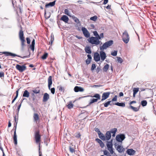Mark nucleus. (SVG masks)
<instances>
[{
	"label": "nucleus",
	"instance_id": "f257e3e1",
	"mask_svg": "<svg viewBox=\"0 0 156 156\" xmlns=\"http://www.w3.org/2000/svg\"><path fill=\"white\" fill-rule=\"evenodd\" d=\"M41 135L40 134V131L38 129L34 132V138L35 143L39 144V147H40L41 141ZM40 149V148H39Z\"/></svg>",
	"mask_w": 156,
	"mask_h": 156
},
{
	"label": "nucleus",
	"instance_id": "f03ea898",
	"mask_svg": "<svg viewBox=\"0 0 156 156\" xmlns=\"http://www.w3.org/2000/svg\"><path fill=\"white\" fill-rule=\"evenodd\" d=\"M99 138L103 140H109L111 137V133L110 131L107 132L105 135L103 133H98Z\"/></svg>",
	"mask_w": 156,
	"mask_h": 156
},
{
	"label": "nucleus",
	"instance_id": "7ed1b4c3",
	"mask_svg": "<svg viewBox=\"0 0 156 156\" xmlns=\"http://www.w3.org/2000/svg\"><path fill=\"white\" fill-rule=\"evenodd\" d=\"M100 39L97 37H89L87 39V41L89 43L92 44H94L97 45L100 44V41L99 40Z\"/></svg>",
	"mask_w": 156,
	"mask_h": 156
},
{
	"label": "nucleus",
	"instance_id": "20e7f679",
	"mask_svg": "<svg viewBox=\"0 0 156 156\" xmlns=\"http://www.w3.org/2000/svg\"><path fill=\"white\" fill-rule=\"evenodd\" d=\"M122 40L125 44H127L129 42L130 37L127 30H125L123 33L122 36Z\"/></svg>",
	"mask_w": 156,
	"mask_h": 156
},
{
	"label": "nucleus",
	"instance_id": "39448f33",
	"mask_svg": "<svg viewBox=\"0 0 156 156\" xmlns=\"http://www.w3.org/2000/svg\"><path fill=\"white\" fill-rule=\"evenodd\" d=\"M113 44V41L110 40L104 43L102 46L100 47L101 51H103L104 49H106L107 48L111 46Z\"/></svg>",
	"mask_w": 156,
	"mask_h": 156
},
{
	"label": "nucleus",
	"instance_id": "423d86ee",
	"mask_svg": "<svg viewBox=\"0 0 156 156\" xmlns=\"http://www.w3.org/2000/svg\"><path fill=\"white\" fill-rule=\"evenodd\" d=\"M52 76H50L48 78V87L49 90H50L51 93L54 94L55 92V89L54 87L51 88V85L52 84Z\"/></svg>",
	"mask_w": 156,
	"mask_h": 156
},
{
	"label": "nucleus",
	"instance_id": "0eeeda50",
	"mask_svg": "<svg viewBox=\"0 0 156 156\" xmlns=\"http://www.w3.org/2000/svg\"><path fill=\"white\" fill-rule=\"evenodd\" d=\"M136 103V101H131L129 103V105H130V106L129 107V108H130L131 109H132L133 111L135 112H137L139 111L140 108L139 107H134L132 105H131L133 103Z\"/></svg>",
	"mask_w": 156,
	"mask_h": 156
},
{
	"label": "nucleus",
	"instance_id": "6e6552de",
	"mask_svg": "<svg viewBox=\"0 0 156 156\" xmlns=\"http://www.w3.org/2000/svg\"><path fill=\"white\" fill-rule=\"evenodd\" d=\"M107 146L108 150L109 151L110 153L113 154L114 153V151L112 147V144L111 142H109L107 144Z\"/></svg>",
	"mask_w": 156,
	"mask_h": 156
},
{
	"label": "nucleus",
	"instance_id": "1a4fd4ad",
	"mask_svg": "<svg viewBox=\"0 0 156 156\" xmlns=\"http://www.w3.org/2000/svg\"><path fill=\"white\" fill-rule=\"evenodd\" d=\"M16 68L20 72L24 71L26 69V67L25 66H21L18 64L16 65Z\"/></svg>",
	"mask_w": 156,
	"mask_h": 156
},
{
	"label": "nucleus",
	"instance_id": "9d476101",
	"mask_svg": "<svg viewBox=\"0 0 156 156\" xmlns=\"http://www.w3.org/2000/svg\"><path fill=\"white\" fill-rule=\"evenodd\" d=\"M125 138V135L123 134H121L117 135L116 137V140L119 142H122Z\"/></svg>",
	"mask_w": 156,
	"mask_h": 156
},
{
	"label": "nucleus",
	"instance_id": "9b49d317",
	"mask_svg": "<svg viewBox=\"0 0 156 156\" xmlns=\"http://www.w3.org/2000/svg\"><path fill=\"white\" fill-rule=\"evenodd\" d=\"M82 30L85 36L86 37H89L90 36V34L87 29L84 27L82 28Z\"/></svg>",
	"mask_w": 156,
	"mask_h": 156
},
{
	"label": "nucleus",
	"instance_id": "f8f14e48",
	"mask_svg": "<svg viewBox=\"0 0 156 156\" xmlns=\"http://www.w3.org/2000/svg\"><path fill=\"white\" fill-rule=\"evenodd\" d=\"M33 118L34 119V120L37 123V122L39 123L40 122V117L39 116V115L37 113H34V114Z\"/></svg>",
	"mask_w": 156,
	"mask_h": 156
},
{
	"label": "nucleus",
	"instance_id": "ddd939ff",
	"mask_svg": "<svg viewBox=\"0 0 156 156\" xmlns=\"http://www.w3.org/2000/svg\"><path fill=\"white\" fill-rule=\"evenodd\" d=\"M110 94V92H107L103 93L102 95V99L101 101H103L107 98Z\"/></svg>",
	"mask_w": 156,
	"mask_h": 156
},
{
	"label": "nucleus",
	"instance_id": "4468645a",
	"mask_svg": "<svg viewBox=\"0 0 156 156\" xmlns=\"http://www.w3.org/2000/svg\"><path fill=\"white\" fill-rule=\"evenodd\" d=\"M0 53H2V54H4L6 56H11L13 57H15L16 56H18L16 54L12 53L9 52L4 51L3 52H0Z\"/></svg>",
	"mask_w": 156,
	"mask_h": 156
},
{
	"label": "nucleus",
	"instance_id": "2eb2a0df",
	"mask_svg": "<svg viewBox=\"0 0 156 156\" xmlns=\"http://www.w3.org/2000/svg\"><path fill=\"white\" fill-rule=\"evenodd\" d=\"M49 99V96L47 93H45L44 94L43 98V102H46Z\"/></svg>",
	"mask_w": 156,
	"mask_h": 156
},
{
	"label": "nucleus",
	"instance_id": "dca6fc26",
	"mask_svg": "<svg viewBox=\"0 0 156 156\" xmlns=\"http://www.w3.org/2000/svg\"><path fill=\"white\" fill-rule=\"evenodd\" d=\"M18 115H17V116L15 115L14 116V120L15 121V122L14 123V127L13 128V129H16V126L17 123L18 122Z\"/></svg>",
	"mask_w": 156,
	"mask_h": 156
},
{
	"label": "nucleus",
	"instance_id": "f3484780",
	"mask_svg": "<svg viewBox=\"0 0 156 156\" xmlns=\"http://www.w3.org/2000/svg\"><path fill=\"white\" fill-rule=\"evenodd\" d=\"M100 56L102 61H104L105 59L106 55L105 53L103 51H101L100 52Z\"/></svg>",
	"mask_w": 156,
	"mask_h": 156
},
{
	"label": "nucleus",
	"instance_id": "a211bd4d",
	"mask_svg": "<svg viewBox=\"0 0 156 156\" xmlns=\"http://www.w3.org/2000/svg\"><path fill=\"white\" fill-rule=\"evenodd\" d=\"M74 91L76 92H83L84 91V89L80 87L76 86L74 89Z\"/></svg>",
	"mask_w": 156,
	"mask_h": 156
},
{
	"label": "nucleus",
	"instance_id": "6ab92c4d",
	"mask_svg": "<svg viewBox=\"0 0 156 156\" xmlns=\"http://www.w3.org/2000/svg\"><path fill=\"white\" fill-rule=\"evenodd\" d=\"M14 136L13 137V142L14 144L16 145L17 143V136L16 133V129H14Z\"/></svg>",
	"mask_w": 156,
	"mask_h": 156
},
{
	"label": "nucleus",
	"instance_id": "aec40b11",
	"mask_svg": "<svg viewBox=\"0 0 156 156\" xmlns=\"http://www.w3.org/2000/svg\"><path fill=\"white\" fill-rule=\"evenodd\" d=\"M125 150L123 147L121 145H119L117 147V150L119 153L123 152Z\"/></svg>",
	"mask_w": 156,
	"mask_h": 156
},
{
	"label": "nucleus",
	"instance_id": "412c9836",
	"mask_svg": "<svg viewBox=\"0 0 156 156\" xmlns=\"http://www.w3.org/2000/svg\"><path fill=\"white\" fill-rule=\"evenodd\" d=\"M56 1V0H55L53 2H50L49 3L46 4L45 5V7L48 8L49 6L52 7L54 6L55 4Z\"/></svg>",
	"mask_w": 156,
	"mask_h": 156
},
{
	"label": "nucleus",
	"instance_id": "4be33fe9",
	"mask_svg": "<svg viewBox=\"0 0 156 156\" xmlns=\"http://www.w3.org/2000/svg\"><path fill=\"white\" fill-rule=\"evenodd\" d=\"M94 60L97 62L98 61L100 60V55L98 53L96 52L94 53Z\"/></svg>",
	"mask_w": 156,
	"mask_h": 156
},
{
	"label": "nucleus",
	"instance_id": "5701e85b",
	"mask_svg": "<svg viewBox=\"0 0 156 156\" xmlns=\"http://www.w3.org/2000/svg\"><path fill=\"white\" fill-rule=\"evenodd\" d=\"M135 151L133 149H128L126 151V153L129 155H133L135 153Z\"/></svg>",
	"mask_w": 156,
	"mask_h": 156
},
{
	"label": "nucleus",
	"instance_id": "b1692460",
	"mask_svg": "<svg viewBox=\"0 0 156 156\" xmlns=\"http://www.w3.org/2000/svg\"><path fill=\"white\" fill-rule=\"evenodd\" d=\"M95 140L99 144L101 148H103L104 147V144L102 142V141L100 140V139L98 138H96L95 139Z\"/></svg>",
	"mask_w": 156,
	"mask_h": 156
},
{
	"label": "nucleus",
	"instance_id": "393cba45",
	"mask_svg": "<svg viewBox=\"0 0 156 156\" xmlns=\"http://www.w3.org/2000/svg\"><path fill=\"white\" fill-rule=\"evenodd\" d=\"M19 36L20 39L24 38V37L23 36V30L22 28L21 27V29L19 32Z\"/></svg>",
	"mask_w": 156,
	"mask_h": 156
},
{
	"label": "nucleus",
	"instance_id": "a878e982",
	"mask_svg": "<svg viewBox=\"0 0 156 156\" xmlns=\"http://www.w3.org/2000/svg\"><path fill=\"white\" fill-rule=\"evenodd\" d=\"M29 92L27 90H25L24 91L23 97L28 98L29 96Z\"/></svg>",
	"mask_w": 156,
	"mask_h": 156
},
{
	"label": "nucleus",
	"instance_id": "bb28decb",
	"mask_svg": "<svg viewBox=\"0 0 156 156\" xmlns=\"http://www.w3.org/2000/svg\"><path fill=\"white\" fill-rule=\"evenodd\" d=\"M44 16L45 18L46 19H47L50 17V14L49 12L47 13L46 12V10H44Z\"/></svg>",
	"mask_w": 156,
	"mask_h": 156
},
{
	"label": "nucleus",
	"instance_id": "cd10ccee",
	"mask_svg": "<svg viewBox=\"0 0 156 156\" xmlns=\"http://www.w3.org/2000/svg\"><path fill=\"white\" fill-rule=\"evenodd\" d=\"M34 45H35V40L34 39H33V40L30 46V48L33 51H34Z\"/></svg>",
	"mask_w": 156,
	"mask_h": 156
},
{
	"label": "nucleus",
	"instance_id": "c85d7f7f",
	"mask_svg": "<svg viewBox=\"0 0 156 156\" xmlns=\"http://www.w3.org/2000/svg\"><path fill=\"white\" fill-rule=\"evenodd\" d=\"M57 88L58 89L59 91L60 92L64 93L65 91L64 87L61 86L57 87Z\"/></svg>",
	"mask_w": 156,
	"mask_h": 156
},
{
	"label": "nucleus",
	"instance_id": "c756f323",
	"mask_svg": "<svg viewBox=\"0 0 156 156\" xmlns=\"http://www.w3.org/2000/svg\"><path fill=\"white\" fill-rule=\"evenodd\" d=\"M73 105L72 104V101L69 102V104L66 105V107L69 109H71L73 107Z\"/></svg>",
	"mask_w": 156,
	"mask_h": 156
},
{
	"label": "nucleus",
	"instance_id": "7c9ffc66",
	"mask_svg": "<svg viewBox=\"0 0 156 156\" xmlns=\"http://www.w3.org/2000/svg\"><path fill=\"white\" fill-rule=\"evenodd\" d=\"M115 105L119 106H121L123 107H125V104L124 103L116 102L115 104Z\"/></svg>",
	"mask_w": 156,
	"mask_h": 156
},
{
	"label": "nucleus",
	"instance_id": "2f4dec72",
	"mask_svg": "<svg viewBox=\"0 0 156 156\" xmlns=\"http://www.w3.org/2000/svg\"><path fill=\"white\" fill-rule=\"evenodd\" d=\"M139 88H134L133 90V97H135V94L138 92L139 91Z\"/></svg>",
	"mask_w": 156,
	"mask_h": 156
},
{
	"label": "nucleus",
	"instance_id": "473e14b6",
	"mask_svg": "<svg viewBox=\"0 0 156 156\" xmlns=\"http://www.w3.org/2000/svg\"><path fill=\"white\" fill-rule=\"evenodd\" d=\"M21 42V45L22 48H23L25 45V42H26L24 38L20 39Z\"/></svg>",
	"mask_w": 156,
	"mask_h": 156
},
{
	"label": "nucleus",
	"instance_id": "72a5a7b5",
	"mask_svg": "<svg viewBox=\"0 0 156 156\" xmlns=\"http://www.w3.org/2000/svg\"><path fill=\"white\" fill-rule=\"evenodd\" d=\"M85 51L86 53L88 54H91V51L90 48L89 46L85 48Z\"/></svg>",
	"mask_w": 156,
	"mask_h": 156
},
{
	"label": "nucleus",
	"instance_id": "f704fd0d",
	"mask_svg": "<svg viewBox=\"0 0 156 156\" xmlns=\"http://www.w3.org/2000/svg\"><path fill=\"white\" fill-rule=\"evenodd\" d=\"M109 67V65L108 64H106L103 68V70L104 71L106 72L108 69Z\"/></svg>",
	"mask_w": 156,
	"mask_h": 156
},
{
	"label": "nucleus",
	"instance_id": "c9c22d12",
	"mask_svg": "<svg viewBox=\"0 0 156 156\" xmlns=\"http://www.w3.org/2000/svg\"><path fill=\"white\" fill-rule=\"evenodd\" d=\"M48 56V54L47 53H45L42 56L41 58L43 60H45L47 58Z\"/></svg>",
	"mask_w": 156,
	"mask_h": 156
},
{
	"label": "nucleus",
	"instance_id": "e433bc0d",
	"mask_svg": "<svg viewBox=\"0 0 156 156\" xmlns=\"http://www.w3.org/2000/svg\"><path fill=\"white\" fill-rule=\"evenodd\" d=\"M117 131V129L116 128H114L113 129H112L110 132L111 133H112L113 134L112 136H115V134Z\"/></svg>",
	"mask_w": 156,
	"mask_h": 156
},
{
	"label": "nucleus",
	"instance_id": "4c0bfd02",
	"mask_svg": "<svg viewBox=\"0 0 156 156\" xmlns=\"http://www.w3.org/2000/svg\"><path fill=\"white\" fill-rule=\"evenodd\" d=\"M141 104L143 106H145L147 104V102L146 100H143L141 101Z\"/></svg>",
	"mask_w": 156,
	"mask_h": 156
},
{
	"label": "nucleus",
	"instance_id": "58836bf2",
	"mask_svg": "<svg viewBox=\"0 0 156 156\" xmlns=\"http://www.w3.org/2000/svg\"><path fill=\"white\" fill-rule=\"evenodd\" d=\"M98 99L93 98L90 100V101L89 102V104L90 105L93 103L96 102L98 101Z\"/></svg>",
	"mask_w": 156,
	"mask_h": 156
},
{
	"label": "nucleus",
	"instance_id": "ea45409f",
	"mask_svg": "<svg viewBox=\"0 0 156 156\" xmlns=\"http://www.w3.org/2000/svg\"><path fill=\"white\" fill-rule=\"evenodd\" d=\"M93 34L96 37H97L99 39H100V38L99 37V35L97 31H95L93 32Z\"/></svg>",
	"mask_w": 156,
	"mask_h": 156
},
{
	"label": "nucleus",
	"instance_id": "a19ab883",
	"mask_svg": "<svg viewBox=\"0 0 156 156\" xmlns=\"http://www.w3.org/2000/svg\"><path fill=\"white\" fill-rule=\"evenodd\" d=\"M54 41V35L53 34H51V39L50 40V41L49 42V43H51V45H52Z\"/></svg>",
	"mask_w": 156,
	"mask_h": 156
},
{
	"label": "nucleus",
	"instance_id": "79ce46f5",
	"mask_svg": "<svg viewBox=\"0 0 156 156\" xmlns=\"http://www.w3.org/2000/svg\"><path fill=\"white\" fill-rule=\"evenodd\" d=\"M60 20H69L68 17L65 15L63 16Z\"/></svg>",
	"mask_w": 156,
	"mask_h": 156
},
{
	"label": "nucleus",
	"instance_id": "37998d69",
	"mask_svg": "<svg viewBox=\"0 0 156 156\" xmlns=\"http://www.w3.org/2000/svg\"><path fill=\"white\" fill-rule=\"evenodd\" d=\"M94 97L97 98V99H100V95L98 94H95L93 96Z\"/></svg>",
	"mask_w": 156,
	"mask_h": 156
},
{
	"label": "nucleus",
	"instance_id": "c03bdc74",
	"mask_svg": "<svg viewBox=\"0 0 156 156\" xmlns=\"http://www.w3.org/2000/svg\"><path fill=\"white\" fill-rule=\"evenodd\" d=\"M19 90L20 89H18L16 91V95L15 97L13 99V100H14V101H15L17 98L18 95V93Z\"/></svg>",
	"mask_w": 156,
	"mask_h": 156
},
{
	"label": "nucleus",
	"instance_id": "a18cd8bd",
	"mask_svg": "<svg viewBox=\"0 0 156 156\" xmlns=\"http://www.w3.org/2000/svg\"><path fill=\"white\" fill-rule=\"evenodd\" d=\"M111 101H107V102L104 103V106L105 107H107L108 106V105H110V103H111Z\"/></svg>",
	"mask_w": 156,
	"mask_h": 156
},
{
	"label": "nucleus",
	"instance_id": "49530a36",
	"mask_svg": "<svg viewBox=\"0 0 156 156\" xmlns=\"http://www.w3.org/2000/svg\"><path fill=\"white\" fill-rule=\"evenodd\" d=\"M32 91L35 94H39L40 92V90H33Z\"/></svg>",
	"mask_w": 156,
	"mask_h": 156
},
{
	"label": "nucleus",
	"instance_id": "de8ad7c7",
	"mask_svg": "<svg viewBox=\"0 0 156 156\" xmlns=\"http://www.w3.org/2000/svg\"><path fill=\"white\" fill-rule=\"evenodd\" d=\"M69 150L70 152L72 153H73L75 152V150L74 149L71 147H69Z\"/></svg>",
	"mask_w": 156,
	"mask_h": 156
},
{
	"label": "nucleus",
	"instance_id": "09e8293b",
	"mask_svg": "<svg viewBox=\"0 0 156 156\" xmlns=\"http://www.w3.org/2000/svg\"><path fill=\"white\" fill-rule=\"evenodd\" d=\"M21 103L18 105V107L17 108V115H18L19 112L20 108L21 106Z\"/></svg>",
	"mask_w": 156,
	"mask_h": 156
},
{
	"label": "nucleus",
	"instance_id": "8fccbe9b",
	"mask_svg": "<svg viewBox=\"0 0 156 156\" xmlns=\"http://www.w3.org/2000/svg\"><path fill=\"white\" fill-rule=\"evenodd\" d=\"M117 51H115L113 52H111V55L113 56H115L117 55Z\"/></svg>",
	"mask_w": 156,
	"mask_h": 156
},
{
	"label": "nucleus",
	"instance_id": "3c124183",
	"mask_svg": "<svg viewBox=\"0 0 156 156\" xmlns=\"http://www.w3.org/2000/svg\"><path fill=\"white\" fill-rule=\"evenodd\" d=\"M65 13L68 16H69V12L67 9H65L64 10Z\"/></svg>",
	"mask_w": 156,
	"mask_h": 156
},
{
	"label": "nucleus",
	"instance_id": "603ef678",
	"mask_svg": "<svg viewBox=\"0 0 156 156\" xmlns=\"http://www.w3.org/2000/svg\"><path fill=\"white\" fill-rule=\"evenodd\" d=\"M0 149L2 151V152H1V154L2 153L3 154V156H5V154L4 152V150L3 149V148L1 146H0Z\"/></svg>",
	"mask_w": 156,
	"mask_h": 156
},
{
	"label": "nucleus",
	"instance_id": "864d4df0",
	"mask_svg": "<svg viewBox=\"0 0 156 156\" xmlns=\"http://www.w3.org/2000/svg\"><path fill=\"white\" fill-rule=\"evenodd\" d=\"M96 66L95 65L94 63H93L91 67V70L92 71H93L96 68Z\"/></svg>",
	"mask_w": 156,
	"mask_h": 156
},
{
	"label": "nucleus",
	"instance_id": "5fc2aeb1",
	"mask_svg": "<svg viewBox=\"0 0 156 156\" xmlns=\"http://www.w3.org/2000/svg\"><path fill=\"white\" fill-rule=\"evenodd\" d=\"M97 16L95 15L90 17L89 20H97Z\"/></svg>",
	"mask_w": 156,
	"mask_h": 156
},
{
	"label": "nucleus",
	"instance_id": "6e6d98bb",
	"mask_svg": "<svg viewBox=\"0 0 156 156\" xmlns=\"http://www.w3.org/2000/svg\"><path fill=\"white\" fill-rule=\"evenodd\" d=\"M117 60L120 63H122L123 62V60L120 57H118Z\"/></svg>",
	"mask_w": 156,
	"mask_h": 156
},
{
	"label": "nucleus",
	"instance_id": "4d7b16f0",
	"mask_svg": "<svg viewBox=\"0 0 156 156\" xmlns=\"http://www.w3.org/2000/svg\"><path fill=\"white\" fill-rule=\"evenodd\" d=\"M117 96L115 95L114 97L112 99V101H116L117 100Z\"/></svg>",
	"mask_w": 156,
	"mask_h": 156
},
{
	"label": "nucleus",
	"instance_id": "13d9d810",
	"mask_svg": "<svg viewBox=\"0 0 156 156\" xmlns=\"http://www.w3.org/2000/svg\"><path fill=\"white\" fill-rule=\"evenodd\" d=\"M4 73L3 72H0V77L2 78L4 77Z\"/></svg>",
	"mask_w": 156,
	"mask_h": 156
},
{
	"label": "nucleus",
	"instance_id": "bf43d9fd",
	"mask_svg": "<svg viewBox=\"0 0 156 156\" xmlns=\"http://www.w3.org/2000/svg\"><path fill=\"white\" fill-rule=\"evenodd\" d=\"M27 41V43L28 44H30V39L29 37H27L26 38Z\"/></svg>",
	"mask_w": 156,
	"mask_h": 156
},
{
	"label": "nucleus",
	"instance_id": "052dcab7",
	"mask_svg": "<svg viewBox=\"0 0 156 156\" xmlns=\"http://www.w3.org/2000/svg\"><path fill=\"white\" fill-rule=\"evenodd\" d=\"M91 61V60L87 59L86 60V62L87 64H88L90 63Z\"/></svg>",
	"mask_w": 156,
	"mask_h": 156
},
{
	"label": "nucleus",
	"instance_id": "680f3d73",
	"mask_svg": "<svg viewBox=\"0 0 156 156\" xmlns=\"http://www.w3.org/2000/svg\"><path fill=\"white\" fill-rule=\"evenodd\" d=\"M61 21L64 22L66 23H70V22H68L69 20H61Z\"/></svg>",
	"mask_w": 156,
	"mask_h": 156
},
{
	"label": "nucleus",
	"instance_id": "e2e57ef3",
	"mask_svg": "<svg viewBox=\"0 0 156 156\" xmlns=\"http://www.w3.org/2000/svg\"><path fill=\"white\" fill-rule=\"evenodd\" d=\"M99 37L100 38V39L101 38H103L104 37V35L103 33H101L100 34V35H99Z\"/></svg>",
	"mask_w": 156,
	"mask_h": 156
},
{
	"label": "nucleus",
	"instance_id": "0e129e2a",
	"mask_svg": "<svg viewBox=\"0 0 156 156\" xmlns=\"http://www.w3.org/2000/svg\"><path fill=\"white\" fill-rule=\"evenodd\" d=\"M104 2L103 4L104 5H105L108 2V0H103Z\"/></svg>",
	"mask_w": 156,
	"mask_h": 156
},
{
	"label": "nucleus",
	"instance_id": "69168bd1",
	"mask_svg": "<svg viewBox=\"0 0 156 156\" xmlns=\"http://www.w3.org/2000/svg\"><path fill=\"white\" fill-rule=\"evenodd\" d=\"M147 89H148L147 88H140V90L141 91H140V92H141V91H144V90H146Z\"/></svg>",
	"mask_w": 156,
	"mask_h": 156
},
{
	"label": "nucleus",
	"instance_id": "338daca9",
	"mask_svg": "<svg viewBox=\"0 0 156 156\" xmlns=\"http://www.w3.org/2000/svg\"><path fill=\"white\" fill-rule=\"evenodd\" d=\"M100 68H99L98 67L97 68V69H96V72L97 73H98L100 71Z\"/></svg>",
	"mask_w": 156,
	"mask_h": 156
},
{
	"label": "nucleus",
	"instance_id": "774afa93",
	"mask_svg": "<svg viewBox=\"0 0 156 156\" xmlns=\"http://www.w3.org/2000/svg\"><path fill=\"white\" fill-rule=\"evenodd\" d=\"M87 57H88V59H89L91 60V59H92V58L91 57L90 55H89V54L88 55H87Z\"/></svg>",
	"mask_w": 156,
	"mask_h": 156
}]
</instances>
